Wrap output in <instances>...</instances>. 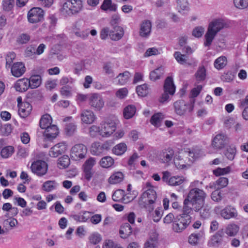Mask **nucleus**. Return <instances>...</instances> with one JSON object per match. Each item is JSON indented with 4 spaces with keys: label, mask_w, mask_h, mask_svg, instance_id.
I'll return each mask as SVG.
<instances>
[{
    "label": "nucleus",
    "mask_w": 248,
    "mask_h": 248,
    "mask_svg": "<svg viewBox=\"0 0 248 248\" xmlns=\"http://www.w3.org/2000/svg\"><path fill=\"white\" fill-rule=\"evenodd\" d=\"M176 61L181 64L186 63L187 57L186 55L182 54L180 52H175L173 55Z\"/></svg>",
    "instance_id": "53"
},
{
    "label": "nucleus",
    "mask_w": 248,
    "mask_h": 248,
    "mask_svg": "<svg viewBox=\"0 0 248 248\" xmlns=\"http://www.w3.org/2000/svg\"><path fill=\"white\" fill-rule=\"evenodd\" d=\"M32 110L31 105L27 102H23L19 105L18 113L22 118L28 117Z\"/></svg>",
    "instance_id": "21"
},
{
    "label": "nucleus",
    "mask_w": 248,
    "mask_h": 248,
    "mask_svg": "<svg viewBox=\"0 0 248 248\" xmlns=\"http://www.w3.org/2000/svg\"><path fill=\"white\" fill-rule=\"evenodd\" d=\"M124 31L123 28L119 26L113 27V30L109 32V36L112 40L117 41L124 36Z\"/></svg>",
    "instance_id": "24"
},
{
    "label": "nucleus",
    "mask_w": 248,
    "mask_h": 248,
    "mask_svg": "<svg viewBox=\"0 0 248 248\" xmlns=\"http://www.w3.org/2000/svg\"><path fill=\"white\" fill-rule=\"evenodd\" d=\"M128 93V90L125 88H121L118 90L116 93V96L120 98L123 99L125 97Z\"/></svg>",
    "instance_id": "63"
},
{
    "label": "nucleus",
    "mask_w": 248,
    "mask_h": 248,
    "mask_svg": "<svg viewBox=\"0 0 248 248\" xmlns=\"http://www.w3.org/2000/svg\"><path fill=\"white\" fill-rule=\"evenodd\" d=\"M164 91L172 95L175 91V87L173 83V79L170 77H167L164 82Z\"/></svg>",
    "instance_id": "25"
},
{
    "label": "nucleus",
    "mask_w": 248,
    "mask_h": 248,
    "mask_svg": "<svg viewBox=\"0 0 248 248\" xmlns=\"http://www.w3.org/2000/svg\"><path fill=\"white\" fill-rule=\"evenodd\" d=\"M15 152V148L11 145L3 147L0 151V155L3 159H7L12 156Z\"/></svg>",
    "instance_id": "29"
},
{
    "label": "nucleus",
    "mask_w": 248,
    "mask_h": 248,
    "mask_svg": "<svg viewBox=\"0 0 248 248\" xmlns=\"http://www.w3.org/2000/svg\"><path fill=\"white\" fill-rule=\"evenodd\" d=\"M95 163V159L93 157H90L85 162L83 165L85 178L88 181L90 180L92 177L91 170Z\"/></svg>",
    "instance_id": "18"
},
{
    "label": "nucleus",
    "mask_w": 248,
    "mask_h": 248,
    "mask_svg": "<svg viewBox=\"0 0 248 248\" xmlns=\"http://www.w3.org/2000/svg\"><path fill=\"white\" fill-rule=\"evenodd\" d=\"M162 181L172 186H179L184 182V179L179 176L170 177V173L168 171L163 172Z\"/></svg>",
    "instance_id": "13"
},
{
    "label": "nucleus",
    "mask_w": 248,
    "mask_h": 248,
    "mask_svg": "<svg viewBox=\"0 0 248 248\" xmlns=\"http://www.w3.org/2000/svg\"><path fill=\"white\" fill-rule=\"evenodd\" d=\"M16 57V55L14 52H9L8 53L5 57L6 60V67L7 68H10L12 66V64L13 62V61L15 60Z\"/></svg>",
    "instance_id": "56"
},
{
    "label": "nucleus",
    "mask_w": 248,
    "mask_h": 248,
    "mask_svg": "<svg viewBox=\"0 0 248 248\" xmlns=\"http://www.w3.org/2000/svg\"><path fill=\"white\" fill-rule=\"evenodd\" d=\"M163 119L164 116L162 113H156L152 117L150 122L154 125L158 127L160 125Z\"/></svg>",
    "instance_id": "43"
},
{
    "label": "nucleus",
    "mask_w": 248,
    "mask_h": 248,
    "mask_svg": "<svg viewBox=\"0 0 248 248\" xmlns=\"http://www.w3.org/2000/svg\"><path fill=\"white\" fill-rule=\"evenodd\" d=\"M196 80L198 82L203 81L206 77V70L204 67H199L195 74Z\"/></svg>",
    "instance_id": "49"
},
{
    "label": "nucleus",
    "mask_w": 248,
    "mask_h": 248,
    "mask_svg": "<svg viewBox=\"0 0 248 248\" xmlns=\"http://www.w3.org/2000/svg\"><path fill=\"white\" fill-rule=\"evenodd\" d=\"M114 164V159L110 156H105L100 161V165L105 168L110 167Z\"/></svg>",
    "instance_id": "45"
},
{
    "label": "nucleus",
    "mask_w": 248,
    "mask_h": 248,
    "mask_svg": "<svg viewBox=\"0 0 248 248\" xmlns=\"http://www.w3.org/2000/svg\"><path fill=\"white\" fill-rule=\"evenodd\" d=\"M82 7L81 0H68L63 4V14H75L79 12Z\"/></svg>",
    "instance_id": "7"
},
{
    "label": "nucleus",
    "mask_w": 248,
    "mask_h": 248,
    "mask_svg": "<svg viewBox=\"0 0 248 248\" xmlns=\"http://www.w3.org/2000/svg\"><path fill=\"white\" fill-rule=\"evenodd\" d=\"M101 8L104 11H116L117 10V5L112 3L111 0H104Z\"/></svg>",
    "instance_id": "38"
},
{
    "label": "nucleus",
    "mask_w": 248,
    "mask_h": 248,
    "mask_svg": "<svg viewBox=\"0 0 248 248\" xmlns=\"http://www.w3.org/2000/svg\"><path fill=\"white\" fill-rule=\"evenodd\" d=\"M30 169L34 174L38 177H42L47 173L48 166L45 161L36 160L32 162Z\"/></svg>",
    "instance_id": "4"
},
{
    "label": "nucleus",
    "mask_w": 248,
    "mask_h": 248,
    "mask_svg": "<svg viewBox=\"0 0 248 248\" xmlns=\"http://www.w3.org/2000/svg\"><path fill=\"white\" fill-rule=\"evenodd\" d=\"M194 210L193 206L190 202L187 201L186 199L184 201V206L183 208V213L181 214L183 216H190V214Z\"/></svg>",
    "instance_id": "46"
},
{
    "label": "nucleus",
    "mask_w": 248,
    "mask_h": 248,
    "mask_svg": "<svg viewBox=\"0 0 248 248\" xmlns=\"http://www.w3.org/2000/svg\"><path fill=\"white\" fill-rule=\"evenodd\" d=\"M156 193L153 188H149L142 195L141 200L145 204V207L151 212L153 210L154 207L152 205L156 199Z\"/></svg>",
    "instance_id": "6"
},
{
    "label": "nucleus",
    "mask_w": 248,
    "mask_h": 248,
    "mask_svg": "<svg viewBox=\"0 0 248 248\" xmlns=\"http://www.w3.org/2000/svg\"><path fill=\"white\" fill-rule=\"evenodd\" d=\"M174 163L175 166L178 169H183L187 167L186 164L185 163V160L181 157V155L174 158Z\"/></svg>",
    "instance_id": "54"
},
{
    "label": "nucleus",
    "mask_w": 248,
    "mask_h": 248,
    "mask_svg": "<svg viewBox=\"0 0 248 248\" xmlns=\"http://www.w3.org/2000/svg\"><path fill=\"white\" fill-rule=\"evenodd\" d=\"M59 133V130L57 126L53 124L49 127L45 129L43 132V136L45 139L48 140H52L57 137Z\"/></svg>",
    "instance_id": "20"
},
{
    "label": "nucleus",
    "mask_w": 248,
    "mask_h": 248,
    "mask_svg": "<svg viewBox=\"0 0 248 248\" xmlns=\"http://www.w3.org/2000/svg\"><path fill=\"white\" fill-rule=\"evenodd\" d=\"M131 75L128 71H125L119 74L117 77L118 83L120 85H124L127 82Z\"/></svg>",
    "instance_id": "37"
},
{
    "label": "nucleus",
    "mask_w": 248,
    "mask_h": 248,
    "mask_svg": "<svg viewBox=\"0 0 248 248\" xmlns=\"http://www.w3.org/2000/svg\"><path fill=\"white\" fill-rule=\"evenodd\" d=\"M89 104L95 110H100L104 106V101L100 94L93 93L89 96Z\"/></svg>",
    "instance_id": "11"
},
{
    "label": "nucleus",
    "mask_w": 248,
    "mask_h": 248,
    "mask_svg": "<svg viewBox=\"0 0 248 248\" xmlns=\"http://www.w3.org/2000/svg\"><path fill=\"white\" fill-rule=\"evenodd\" d=\"M227 64V59L225 56H221L217 58L214 62V66L218 70L224 68Z\"/></svg>",
    "instance_id": "31"
},
{
    "label": "nucleus",
    "mask_w": 248,
    "mask_h": 248,
    "mask_svg": "<svg viewBox=\"0 0 248 248\" xmlns=\"http://www.w3.org/2000/svg\"><path fill=\"white\" fill-rule=\"evenodd\" d=\"M174 155V152L172 150H170L168 151H166L163 152V158L162 159L164 162H168L170 161Z\"/></svg>",
    "instance_id": "60"
},
{
    "label": "nucleus",
    "mask_w": 248,
    "mask_h": 248,
    "mask_svg": "<svg viewBox=\"0 0 248 248\" xmlns=\"http://www.w3.org/2000/svg\"><path fill=\"white\" fill-rule=\"evenodd\" d=\"M72 82L71 78H63V85L65 84H68L67 87H65V88L67 89H64L63 87V95L69 96L71 94L70 85L72 84Z\"/></svg>",
    "instance_id": "50"
},
{
    "label": "nucleus",
    "mask_w": 248,
    "mask_h": 248,
    "mask_svg": "<svg viewBox=\"0 0 248 248\" xmlns=\"http://www.w3.org/2000/svg\"><path fill=\"white\" fill-rule=\"evenodd\" d=\"M204 233L203 231H201L198 233H193L191 234L188 238L189 243L192 245H196L199 240L204 236Z\"/></svg>",
    "instance_id": "32"
},
{
    "label": "nucleus",
    "mask_w": 248,
    "mask_h": 248,
    "mask_svg": "<svg viewBox=\"0 0 248 248\" xmlns=\"http://www.w3.org/2000/svg\"><path fill=\"white\" fill-rule=\"evenodd\" d=\"M236 153V148L233 144H231L228 146L225 151V155L226 157L230 160H232Z\"/></svg>",
    "instance_id": "35"
},
{
    "label": "nucleus",
    "mask_w": 248,
    "mask_h": 248,
    "mask_svg": "<svg viewBox=\"0 0 248 248\" xmlns=\"http://www.w3.org/2000/svg\"><path fill=\"white\" fill-rule=\"evenodd\" d=\"M211 207L208 205L204 204L203 205L202 208L199 210L200 211L201 216L203 218H207L210 215Z\"/></svg>",
    "instance_id": "52"
},
{
    "label": "nucleus",
    "mask_w": 248,
    "mask_h": 248,
    "mask_svg": "<svg viewBox=\"0 0 248 248\" xmlns=\"http://www.w3.org/2000/svg\"><path fill=\"white\" fill-rule=\"evenodd\" d=\"M100 135L102 137H108L116 129V123L114 120L106 119L100 124Z\"/></svg>",
    "instance_id": "5"
},
{
    "label": "nucleus",
    "mask_w": 248,
    "mask_h": 248,
    "mask_svg": "<svg viewBox=\"0 0 248 248\" xmlns=\"http://www.w3.org/2000/svg\"><path fill=\"white\" fill-rule=\"evenodd\" d=\"M151 28V22L149 20L143 21L140 25V35L143 37H148L150 34Z\"/></svg>",
    "instance_id": "23"
},
{
    "label": "nucleus",
    "mask_w": 248,
    "mask_h": 248,
    "mask_svg": "<svg viewBox=\"0 0 248 248\" xmlns=\"http://www.w3.org/2000/svg\"><path fill=\"white\" fill-rule=\"evenodd\" d=\"M228 179L226 177H220L217 179L213 186H210L211 188H214L217 189L224 188L228 185Z\"/></svg>",
    "instance_id": "34"
},
{
    "label": "nucleus",
    "mask_w": 248,
    "mask_h": 248,
    "mask_svg": "<svg viewBox=\"0 0 248 248\" xmlns=\"http://www.w3.org/2000/svg\"><path fill=\"white\" fill-rule=\"evenodd\" d=\"M91 152L94 155H101L104 152L102 145L99 142L93 143L91 146Z\"/></svg>",
    "instance_id": "48"
},
{
    "label": "nucleus",
    "mask_w": 248,
    "mask_h": 248,
    "mask_svg": "<svg viewBox=\"0 0 248 248\" xmlns=\"http://www.w3.org/2000/svg\"><path fill=\"white\" fill-rule=\"evenodd\" d=\"M227 27V24L222 19H216L212 21L209 23L207 31L204 35V46L206 47H209L217 33Z\"/></svg>",
    "instance_id": "1"
},
{
    "label": "nucleus",
    "mask_w": 248,
    "mask_h": 248,
    "mask_svg": "<svg viewBox=\"0 0 248 248\" xmlns=\"http://www.w3.org/2000/svg\"><path fill=\"white\" fill-rule=\"evenodd\" d=\"M101 240V235L97 233H93L89 237L90 242L93 244H96L99 243Z\"/></svg>",
    "instance_id": "62"
},
{
    "label": "nucleus",
    "mask_w": 248,
    "mask_h": 248,
    "mask_svg": "<svg viewBox=\"0 0 248 248\" xmlns=\"http://www.w3.org/2000/svg\"><path fill=\"white\" fill-rule=\"evenodd\" d=\"M191 221L190 216L178 215L174 220L172 229L174 232H180L188 226Z\"/></svg>",
    "instance_id": "3"
},
{
    "label": "nucleus",
    "mask_w": 248,
    "mask_h": 248,
    "mask_svg": "<svg viewBox=\"0 0 248 248\" xmlns=\"http://www.w3.org/2000/svg\"><path fill=\"white\" fill-rule=\"evenodd\" d=\"M203 155L202 151L200 149H193L188 152L185 151L181 154V157L185 161L187 167H189L194 160Z\"/></svg>",
    "instance_id": "9"
},
{
    "label": "nucleus",
    "mask_w": 248,
    "mask_h": 248,
    "mask_svg": "<svg viewBox=\"0 0 248 248\" xmlns=\"http://www.w3.org/2000/svg\"><path fill=\"white\" fill-rule=\"evenodd\" d=\"M127 146L124 143H121L116 145L112 149L113 153L117 155H123L126 151Z\"/></svg>",
    "instance_id": "42"
},
{
    "label": "nucleus",
    "mask_w": 248,
    "mask_h": 248,
    "mask_svg": "<svg viewBox=\"0 0 248 248\" xmlns=\"http://www.w3.org/2000/svg\"><path fill=\"white\" fill-rule=\"evenodd\" d=\"M132 227L128 223H124L121 226L119 233L121 238H127L132 234Z\"/></svg>",
    "instance_id": "26"
},
{
    "label": "nucleus",
    "mask_w": 248,
    "mask_h": 248,
    "mask_svg": "<svg viewBox=\"0 0 248 248\" xmlns=\"http://www.w3.org/2000/svg\"><path fill=\"white\" fill-rule=\"evenodd\" d=\"M57 186V184L53 181H47L45 182L42 186L44 190L47 192L54 189Z\"/></svg>",
    "instance_id": "51"
},
{
    "label": "nucleus",
    "mask_w": 248,
    "mask_h": 248,
    "mask_svg": "<svg viewBox=\"0 0 248 248\" xmlns=\"http://www.w3.org/2000/svg\"><path fill=\"white\" fill-rule=\"evenodd\" d=\"M236 7L243 9L248 6V0H234Z\"/></svg>",
    "instance_id": "59"
},
{
    "label": "nucleus",
    "mask_w": 248,
    "mask_h": 248,
    "mask_svg": "<svg viewBox=\"0 0 248 248\" xmlns=\"http://www.w3.org/2000/svg\"><path fill=\"white\" fill-rule=\"evenodd\" d=\"M158 243V234L155 231H152L149 237L144 243V248H156Z\"/></svg>",
    "instance_id": "15"
},
{
    "label": "nucleus",
    "mask_w": 248,
    "mask_h": 248,
    "mask_svg": "<svg viewBox=\"0 0 248 248\" xmlns=\"http://www.w3.org/2000/svg\"><path fill=\"white\" fill-rule=\"evenodd\" d=\"M29 87L31 89H36L39 87L42 83L41 77L39 75L31 76L28 78Z\"/></svg>",
    "instance_id": "28"
},
{
    "label": "nucleus",
    "mask_w": 248,
    "mask_h": 248,
    "mask_svg": "<svg viewBox=\"0 0 248 248\" xmlns=\"http://www.w3.org/2000/svg\"><path fill=\"white\" fill-rule=\"evenodd\" d=\"M28 78H24L17 80L14 84L13 87L15 90L19 93H24L29 88Z\"/></svg>",
    "instance_id": "17"
},
{
    "label": "nucleus",
    "mask_w": 248,
    "mask_h": 248,
    "mask_svg": "<svg viewBox=\"0 0 248 248\" xmlns=\"http://www.w3.org/2000/svg\"><path fill=\"white\" fill-rule=\"evenodd\" d=\"M187 0H177V8L180 13L188 9Z\"/></svg>",
    "instance_id": "57"
},
{
    "label": "nucleus",
    "mask_w": 248,
    "mask_h": 248,
    "mask_svg": "<svg viewBox=\"0 0 248 248\" xmlns=\"http://www.w3.org/2000/svg\"><path fill=\"white\" fill-rule=\"evenodd\" d=\"M3 9L6 11H11L14 6L13 0H3L2 1Z\"/></svg>",
    "instance_id": "58"
},
{
    "label": "nucleus",
    "mask_w": 248,
    "mask_h": 248,
    "mask_svg": "<svg viewBox=\"0 0 248 248\" xmlns=\"http://www.w3.org/2000/svg\"><path fill=\"white\" fill-rule=\"evenodd\" d=\"M230 171V168L227 167L224 168H218L213 171L214 174L216 176H219L221 175H224L228 173Z\"/></svg>",
    "instance_id": "61"
},
{
    "label": "nucleus",
    "mask_w": 248,
    "mask_h": 248,
    "mask_svg": "<svg viewBox=\"0 0 248 248\" xmlns=\"http://www.w3.org/2000/svg\"><path fill=\"white\" fill-rule=\"evenodd\" d=\"M239 227L235 224L228 225L225 229V233L229 236H234L239 231Z\"/></svg>",
    "instance_id": "36"
},
{
    "label": "nucleus",
    "mask_w": 248,
    "mask_h": 248,
    "mask_svg": "<svg viewBox=\"0 0 248 248\" xmlns=\"http://www.w3.org/2000/svg\"><path fill=\"white\" fill-rule=\"evenodd\" d=\"M229 141L228 137L225 134H217L214 138L212 145L216 149H221Z\"/></svg>",
    "instance_id": "14"
},
{
    "label": "nucleus",
    "mask_w": 248,
    "mask_h": 248,
    "mask_svg": "<svg viewBox=\"0 0 248 248\" xmlns=\"http://www.w3.org/2000/svg\"><path fill=\"white\" fill-rule=\"evenodd\" d=\"M125 191L122 189L116 190L112 194V199L115 202H124Z\"/></svg>",
    "instance_id": "40"
},
{
    "label": "nucleus",
    "mask_w": 248,
    "mask_h": 248,
    "mask_svg": "<svg viewBox=\"0 0 248 248\" xmlns=\"http://www.w3.org/2000/svg\"><path fill=\"white\" fill-rule=\"evenodd\" d=\"M124 174L120 171L113 173L108 179V183L110 184H116L121 182L124 179Z\"/></svg>",
    "instance_id": "30"
},
{
    "label": "nucleus",
    "mask_w": 248,
    "mask_h": 248,
    "mask_svg": "<svg viewBox=\"0 0 248 248\" xmlns=\"http://www.w3.org/2000/svg\"><path fill=\"white\" fill-rule=\"evenodd\" d=\"M10 68L12 76L16 78L22 76L26 71L25 64L22 62H15Z\"/></svg>",
    "instance_id": "16"
},
{
    "label": "nucleus",
    "mask_w": 248,
    "mask_h": 248,
    "mask_svg": "<svg viewBox=\"0 0 248 248\" xmlns=\"http://www.w3.org/2000/svg\"><path fill=\"white\" fill-rule=\"evenodd\" d=\"M62 153V145L59 143L53 147H52L49 151V155L53 157H57Z\"/></svg>",
    "instance_id": "39"
},
{
    "label": "nucleus",
    "mask_w": 248,
    "mask_h": 248,
    "mask_svg": "<svg viewBox=\"0 0 248 248\" xmlns=\"http://www.w3.org/2000/svg\"><path fill=\"white\" fill-rule=\"evenodd\" d=\"M77 126L73 123L66 124L65 125L64 132L67 136H72L76 131Z\"/></svg>",
    "instance_id": "44"
},
{
    "label": "nucleus",
    "mask_w": 248,
    "mask_h": 248,
    "mask_svg": "<svg viewBox=\"0 0 248 248\" xmlns=\"http://www.w3.org/2000/svg\"><path fill=\"white\" fill-rule=\"evenodd\" d=\"M175 112L179 116L190 113L193 110L194 105L186 103L183 100L175 101L173 104Z\"/></svg>",
    "instance_id": "8"
},
{
    "label": "nucleus",
    "mask_w": 248,
    "mask_h": 248,
    "mask_svg": "<svg viewBox=\"0 0 248 248\" xmlns=\"http://www.w3.org/2000/svg\"><path fill=\"white\" fill-rule=\"evenodd\" d=\"M79 23L78 22H77L75 24V27L73 29L75 34L78 37H79L81 38L85 39L89 35V31H80V29L79 28Z\"/></svg>",
    "instance_id": "41"
},
{
    "label": "nucleus",
    "mask_w": 248,
    "mask_h": 248,
    "mask_svg": "<svg viewBox=\"0 0 248 248\" xmlns=\"http://www.w3.org/2000/svg\"><path fill=\"white\" fill-rule=\"evenodd\" d=\"M206 194L202 189L198 188H192L189 191L186 199L190 202L194 211L198 212L204 204Z\"/></svg>",
    "instance_id": "2"
},
{
    "label": "nucleus",
    "mask_w": 248,
    "mask_h": 248,
    "mask_svg": "<svg viewBox=\"0 0 248 248\" xmlns=\"http://www.w3.org/2000/svg\"><path fill=\"white\" fill-rule=\"evenodd\" d=\"M44 16L43 10L39 7H33L28 12V20L30 23H35L40 22Z\"/></svg>",
    "instance_id": "10"
},
{
    "label": "nucleus",
    "mask_w": 248,
    "mask_h": 248,
    "mask_svg": "<svg viewBox=\"0 0 248 248\" xmlns=\"http://www.w3.org/2000/svg\"><path fill=\"white\" fill-rule=\"evenodd\" d=\"M220 216L225 219L236 218L238 216V213L234 207L227 206L220 211Z\"/></svg>",
    "instance_id": "19"
},
{
    "label": "nucleus",
    "mask_w": 248,
    "mask_h": 248,
    "mask_svg": "<svg viewBox=\"0 0 248 248\" xmlns=\"http://www.w3.org/2000/svg\"><path fill=\"white\" fill-rule=\"evenodd\" d=\"M136 91L138 94L142 97L146 96L149 93L148 88L146 84L137 87Z\"/></svg>",
    "instance_id": "55"
},
{
    "label": "nucleus",
    "mask_w": 248,
    "mask_h": 248,
    "mask_svg": "<svg viewBox=\"0 0 248 248\" xmlns=\"http://www.w3.org/2000/svg\"><path fill=\"white\" fill-rule=\"evenodd\" d=\"M163 74V69L161 67L155 69L152 71L150 74V79L153 81H155L160 78Z\"/></svg>",
    "instance_id": "47"
},
{
    "label": "nucleus",
    "mask_w": 248,
    "mask_h": 248,
    "mask_svg": "<svg viewBox=\"0 0 248 248\" xmlns=\"http://www.w3.org/2000/svg\"><path fill=\"white\" fill-rule=\"evenodd\" d=\"M52 119L51 116L46 114L43 115L40 120V127L42 129H46L51 126Z\"/></svg>",
    "instance_id": "27"
},
{
    "label": "nucleus",
    "mask_w": 248,
    "mask_h": 248,
    "mask_svg": "<svg viewBox=\"0 0 248 248\" xmlns=\"http://www.w3.org/2000/svg\"><path fill=\"white\" fill-rule=\"evenodd\" d=\"M119 247V245L115 244L112 240H107L104 242L102 248H116Z\"/></svg>",
    "instance_id": "64"
},
{
    "label": "nucleus",
    "mask_w": 248,
    "mask_h": 248,
    "mask_svg": "<svg viewBox=\"0 0 248 248\" xmlns=\"http://www.w3.org/2000/svg\"><path fill=\"white\" fill-rule=\"evenodd\" d=\"M87 148L82 144H77L71 149V156L75 159L83 158L87 153Z\"/></svg>",
    "instance_id": "12"
},
{
    "label": "nucleus",
    "mask_w": 248,
    "mask_h": 248,
    "mask_svg": "<svg viewBox=\"0 0 248 248\" xmlns=\"http://www.w3.org/2000/svg\"><path fill=\"white\" fill-rule=\"evenodd\" d=\"M136 111V108L134 105H128L124 109V117L126 119L131 118L135 115Z\"/></svg>",
    "instance_id": "33"
},
{
    "label": "nucleus",
    "mask_w": 248,
    "mask_h": 248,
    "mask_svg": "<svg viewBox=\"0 0 248 248\" xmlns=\"http://www.w3.org/2000/svg\"><path fill=\"white\" fill-rule=\"evenodd\" d=\"M81 121L85 124H92L95 119L94 113L90 110L84 109L82 110L80 114Z\"/></svg>",
    "instance_id": "22"
}]
</instances>
